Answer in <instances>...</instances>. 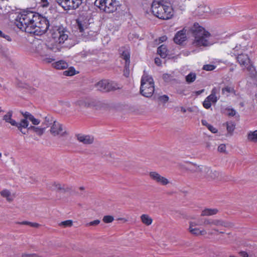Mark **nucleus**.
Listing matches in <instances>:
<instances>
[{
  "instance_id": "1",
  "label": "nucleus",
  "mask_w": 257,
  "mask_h": 257,
  "mask_svg": "<svg viewBox=\"0 0 257 257\" xmlns=\"http://www.w3.org/2000/svg\"><path fill=\"white\" fill-rule=\"evenodd\" d=\"M15 24L22 31L38 36L45 34L50 26V22L46 17L29 11L19 14Z\"/></svg>"
},
{
  "instance_id": "2",
  "label": "nucleus",
  "mask_w": 257,
  "mask_h": 257,
  "mask_svg": "<svg viewBox=\"0 0 257 257\" xmlns=\"http://www.w3.org/2000/svg\"><path fill=\"white\" fill-rule=\"evenodd\" d=\"M70 32L63 27H56L52 33V40L47 44H39L36 47L37 52L42 56H47L50 51L59 52L62 48V44L64 47H71L74 45L71 43Z\"/></svg>"
},
{
  "instance_id": "3",
  "label": "nucleus",
  "mask_w": 257,
  "mask_h": 257,
  "mask_svg": "<svg viewBox=\"0 0 257 257\" xmlns=\"http://www.w3.org/2000/svg\"><path fill=\"white\" fill-rule=\"evenodd\" d=\"M194 37L193 44L195 46H207L211 45L209 41L210 34L198 23H195L191 28Z\"/></svg>"
},
{
  "instance_id": "4",
  "label": "nucleus",
  "mask_w": 257,
  "mask_h": 257,
  "mask_svg": "<svg viewBox=\"0 0 257 257\" xmlns=\"http://www.w3.org/2000/svg\"><path fill=\"white\" fill-rule=\"evenodd\" d=\"M151 9L153 15L160 19L168 20L173 15L172 8L164 5L162 1H154Z\"/></svg>"
},
{
  "instance_id": "5",
  "label": "nucleus",
  "mask_w": 257,
  "mask_h": 257,
  "mask_svg": "<svg viewBox=\"0 0 257 257\" xmlns=\"http://www.w3.org/2000/svg\"><path fill=\"white\" fill-rule=\"evenodd\" d=\"M154 90V82L153 78L144 71L141 79V94L145 97H150L153 94Z\"/></svg>"
},
{
  "instance_id": "6",
  "label": "nucleus",
  "mask_w": 257,
  "mask_h": 257,
  "mask_svg": "<svg viewBox=\"0 0 257 257\" xmlns=\"http://www.w3.org/2000/svg\"><path fill=\"white\" fill-rule=\"evenodd\" d=\"M94 4L101 10L107 13L115 12L119 5L116 0H96Z\"/></svg>"
},
{
  "instance_id": "7",
  "label": "nucleus",
  "mask_w": 257,
  "mask_h": 257,
  "mask_svg": "<svg viewBox=\"0 0 257 257\" xmlns=\"http://www.w3.org/2000/svg\"><path fill=\"white\" fill-rule=\"evenodd\" d=\"M202 225L205 228V230H207V234H212V230L216 231L215 227L222 226L225 225V222L219 219H213L211 218H205L202 220Z\"/></svg>"
},
{
  "instance_id": "8",
  "label": "nucleus",
  "mask_w": 257,
  "mask_h": 257,
  "mask_svg": "<svg viewBox=\"0 0 257 257\" xmlns=\"http://www.w3.org/2000/svg\"><path fill=\"white\" fill-rule=\"evenodd\" d=\"M83 0H56L58 4L65 10H73L78 8Z\"/></svg>"
},
{
  "instance_id": "9",
  "label": "nucleus",
  "mask_w": 257,
  "mask_h": 257,
  "mask_svg": "<svg viewBox=\"0 0 257 257\" xmlns=\"http://www.w3.org/2000/svg\"><path fill=\"white\" fill-rule=\"evenodd\" d=\"M50 133L54 136H65L67 134L65 127L59 122L54 120L51 126Z\"/></svg>"
},
{
  "instance_id": "10",
  "label": "nucleus",
  "mask_w": 257,
  "mask_h": 257,
  "mask_svg": "<svg viewBox=\"0 0 257 257\" xmlns=\"http://www.w3.org/2000/svg\"><path fill=\"white\" fill-rule=\"evenodd\" d=\"M77 24L79 32L82 33V35L86 37V33H89L88 27L90 23L87 18L80 17L77 20Z\"/></svg>"
},
{
  "instance_id": "11",
  "label": "nucleus",
  "mask_w": 257,
  "mask_h": 257,
  "mask_svg": "<svg viewBox=\"0 0 257 257\" xmlns=\"http://www.w3.org/2000/svg\"><path fill=\"white\" fill-rule=\"evenodd\" d=\"M149 176L151 179L161 185L165 186L170 183L169 181L166 178L161 176L160 174L155 171L150 172L149 173Z\"/></svg>"
},
{
  "instance_id": "12",
  "label": "nucleus",
  "mask_w": 257,
  "mask_h": 257,
  "mask_svg": "<svg viewBox=\"0 0 257 257\" xmlns=\"http://www.w3.org/2000/svg\"><path fill=\"white\" fill-rule=\"evenodd\" d=\"M203 172L201 174V176L206 177L208 179H214L219 176V173L216 171H213L210 168L204 166Z\"/></svg>"
},
{
  "instance_id": "13",
  "label": "nucleus",
  "mask_w": 257,
  "mask_h": 257,
  "mask_svg": "<svg viewBox=\"0 0 257 257\" xmlns=\"http://www.w3.org/2000/svg\"><path fill=\"white\" fill-rule=\"evenodd\" d=\"M121 58L125 60V70H124V75L125 76L127 77L128 76V68L130 63V53L127 51H123L121 54Z\"/></svg>"
},
{
  "instance_id": "14",
  "label": "nucleus",
  "mask_w": 257,
  "mask_h": 257,
  "mask_svg": "<svg viewBox=\"0 0 257 257\" xmlns=\"http://www.w3.org/2000/svg\"><path fill=\"white\" fill-rule=\"evenodd\" d=\"M186 39V31L181 30L177 33L174 38V41L176 44H182Z\"/></svg>"
},
{
  "instance_id": "15",
  "label": "nucleus",
  "mask_w": 257,
  "mask_h": 257,
  "mask_svg": "<svg viewBox=\"0 0 257 257\" xmlns=\"http://www.w3.org/2000/svg\"><path fill=\"white\" fill-rule=\"evenodd\" d=\"M77 140L84 144H91L93 142L94 138L92 136L79 134L77 135Z\"/></svg>"
},
{
  "instance_id": "16",
  "label": "nucleus",
  "mask_w": 257,
  "mask_h": 257,
  "mask_svg": "<svg viewBox=\"0 0 257 257\" xmlns=\"http://www.w3.org/2000/svg\"><path fill=\"white\" fill-rule=\"evenodd\" d=\"M237 60L241 66L246 67L250 62V60L248 56L242 54L238 55Z\"/></svg>"
},
{
  "instance_id": "17",
  "label": "nucleus",
  "mask_w": 257,
  "mask_h": 257,
  "mask_svg": "<svg viewBox=\"0 0 257 257\" xmlns=\"http://www.w3.org/2000/svg\"><path fill=\"white\" fill-rule=\"evenodd\" d=\"M187 169L192 172L200 173V174L203 172V168H204V166H197L196 164L192 163L187 164Z\"/></svg>"
},
{
  "instance_id": "18",
  "label": "nucleus",
  "mask_w": 257,
  "mask_h": 257,
  "mask_svg": "<svg viewBox=\"0 0 257 257\" xmlns=\"http://www.w3.org/2000/svg\"><path fill=\"white\" fill-rule=\"evenodd\" d=\"M106 82L105 92L116 90L120 88V86L114 81L106 80Z\"/></svg>"
},
{
  "instance_id": "19",
  "label": "nucleus",
  "mask_w": 257,
  "mask_h": 257,
  "mask_svg": "<svg viewBox=\"0 0 257 257\" xmlns=\"http://www.w3.org/2000/svg\"><path fill=\"white\" fill-rule=\"evenodd\" d=\"M13 111L12 110L9 111L3 116V119L7 123L11 124L12 126L16 125V121L12 118Z\"/></svg>"
},
{
  "instance_id": "20",
  "label": "nucleus",
  "mask_w": 257,
  "mask_h": 257,
  "mask_svg": "<svg viewBox=\"0 0 257 257\" xmlns=\"http://www.w3.org/2000/svg\"><path fill=\"white\" fill-rule=\"evenodd\" d=\"M23 116L28 118V120L31 121L33 125H38L40 123V120L38 119L35 118V117L29 112H22Z\"/></svg>"
},
{
  "instance_id": "21",
  "label": "nucleus",
  "mask_w": 257,
  "mask_h": 257,
  "mask_svg": "<svg viewBox=\"0 0 257 257\" xmlns=\"http://www.w3.org/2000/svg\"><path fill=\"white\" fill-rule=\"evenodd\" d=\"M189 230L191 233L195 235H204L207 234V230L205 229H200L197 227L189 228Z\"/></svg>"
},
{
  "instance_id": "22",
  "label": "nucleus",
  "mask_w": 257,
  "mask_h": 257,
  "mask_svg": "<svg viewBox=\"0 0 257 257\" xmlns=\"http://www.w3.org/2000/svg\"><path fill=\"white\" fill-rule=\"evenodd\" d=\"M28 118L24 117V119H22L19 122H16V126L19 130H21L22 128H27L29 126Z\"/></svg>"
},
{
  "instance_id": "23",
  "label": "nucleus",
  "mask_w": 257,
  "mask_h": 257,
  "mask_svg": "<svg viewBox=\"0 0 257 257\" xmlns=\"http://www.w3.org/2000/svg\"><path fill=\"white\" fill-rule=\"evenodd\" d=\"M218 210L216 208H205L202 210L201 216H211L217 213Z\"/></svg>"
},
{
  "instance_id": "24",
  "label": "nucleus",
  "mask_w": 257,
  "mask_h": 257,
  "mask_svg": "<svg viewBox=\"0 0 257 257\" xmlns=\"http://www.w3.org/2000/svg\"><path fill=\"white\" fill-rule=\"evenodd\" d=\"M54 67L57 69H64L68 67V64L63 60H60L53 63Z\"/></svg>"
},
{
  "instance_id": "25",
  "label": "nucleus",
  "mask_w": 257,
  "mask_h": 257,
  "mask_svg": "<svg viewBox=\"0 0 257 257\" xmlns=\"http://www.w3.org/2000/svg\"><path fill=\"white\" fill-rule=\"evenodd\" d=\"M140 218L142 222L147 226L150 225L153 222L152 218L148 214H144Z\"/></svg>"
},
{
  "instance_id": "26",
  "label": "nucleus",
  "mask_w": 257,
  "mask_h": 257,
  "mask_svg": "<svg viewBox=\"0 0 257 257\" xmlns=\"http://www.w3.org/2000/svg\"><path fill=\"white\" fill-rule=\"evenodd\" d=\"M222 93L226 96H228L231 94H235V91L233 86L227 85L222 89Z\"/></svg>"
},
{
  "instance_id": "27",
  "label": "nucleus",
  "mask_w": 257,
  "mask_h": 257,
  "mask_svg": "<svg viewBox=\"0 0 257 257\" xmlns=\"http://www.w3.org/2000/svg\"><path fill=\"white\" fill-rule=\"evenodd\" d=\"M106 83H107L106 80H102L95 84V87L98 90L105 92Z\"/></svg>"
},
{
  "instance_id": "28",
  "label": "nucleus",
  "mask_w": 257,
  "mask_h": 257,
  "mask_svg": "<svg viewBox=\"0 0 257 257\" xmlns=\"http://www.w3.org/2000/svg\"><path fill=\"white\" fill-rule=\"evenodd\" d=\"M247 140L253 143L257 142V131L249 132L247 135Z\"/></svg>"
},
{
  "instance_id": "29",
  "label": "nucleus",
  "mask_w": 257,
  "mask_h": 257,
  "mask_svg": "<svg viewBox=\"0 0 257 257\" xmlns=\"http://www.w3.org/2000/svg\"><path fill=\"white\" fill-rule=\"evenodd\" d=\"M158 53L160 56L165 58L167 55V50L165 45H161L158 48Z\"/></svg>"
},
{
  "instance_id": "30",
  "label": "nucleus",
  "mask_w": 257,
  "mask_h": 257,
  "mask_svg": "<svg viewBox=\"0 0 257 257\" xmlns=\"http://www.w3.org/2000/svg\"><path fill=\"white\" fill-rule=\"evenodd\" d=\"M53 120L52 117L50 116H47L45 117L44 121L42 123V126L43 127H46L47 128L51 124H53Z\"/></svg>"
},
{
  "instance_id": "31",
  "label": "nucleus",
  "mask_w": 257,
  "mask_h": 257,
  "mask_svg": "<svg viewBox=\"0 0 257 257\" xmlns=\"http://www.w3.org/2000/svg\"><path fill=\"white\" fill-rule=\"evenodd\" d=\"M1 195L3 197L6 198L7 200L9 202L12 201L13 200L11 196V192L8 190L5 189L2 190L1 192Z\"/></svg>"
},
{
  "instance_id": "32",
  "label": "nucleus",
  "mask_w": 257,
  "mask_h": 257,
  "mask_svg": "<svg viewBox=\"0 0 257 257\" xmlns=\"http://www.w3.org/2000/svg\"><path fill=\"white\" fill-rule=\"evenodd\" d=\"M196 78V75L195 73L191 72L186 76V81L188 83H191L194 82Z\"/></svg>"
},
{
  "instance_id": "33",
  "label": "nucleus",
  "mask_w": 257,
  "mask_h": 257,
  "mask_svg": "<svg viewBox=\"0 0 257 257\" xmlns=\"http://www.w3.org/2000/svg\"><path fill=\"white\" fill-rule=\"evenodd\" d=\"M197 13L200 16H203L204 13H208L209 11V8L205 6H200L197 9Z\"/></svg>"
},
{
  "instance_id": "34",
  "label": "nucleus",
  "mask_w": 257,
  "mask_h": 257,
  "mask_svg": "<svg viewBox=\"0 0 257 257\" xmlns=\"http://www.w3.org/2000/svg\"><path fill=\"white\" fill-rule=\"evenodd\" d=\"M76 104L81 107H86L89 105V103L87 99H80L76 102Z\"/></svg>"
},
{
  "instance_id": "35",
  "label": "nucleus",
  "mask_w": 257,
  "mask_h": 257,
  "mask_svg": "<svg viewBox=\"0 0 257 257\" xmlns=\"http://www.w3.org/2000/svg\"><path fill=\"white\" fill-rule=\"evenodd\" d=\"M227 131L229 134H232L235 128V125L232 122H228L226 123Z\"/></svg>"
},
{
  "instance_id": "36",
  "label": "nucleus",
  "mask_w": 257,
  "mask_h": 257,
  "mask_svg": "<svg viewBox=\"0 0 257 257\" xmlns=\"http://www.w3.org/2000/svg\"><path fill=\"white\" fill-rule=\"evenodd\" d=\"M245 67L246 68L247 70L249 72L251 77L255 76L256 74L255 68L251 64H250V63L248 65L246 66V67Z\"/></svg>"
},
{
  "instance_id": "37",
  "label": "nucleus",
  "mask_w": 257,
  "mask_h": 257,
  "mask_svg": "<svg viewBox=\"0 0 257 257\" xmlns=\"http://www.w3.org/2000/svg\"><path fill=\"white\" fill-rule=\"evenodd\" d=\"M46 127H43L42 125L40 126H37L34 133L37 135L41 136L45 132Z\"/></svg>"
},
{
  "instance_id": "38",
  "label": "nucleus",
  "mask_w": 257,
  "mask_h": 257,
  "mask_svg": "<svg viewBox=\"0 0 257 257\" xmlns=\"http://www.w3.org/2000/svg\"><path fill=\"white\" fill-rule=\"evenodd\" d=\"M63 73L66 76H72L76 74V71L73 67H71L68 70L64 71Z\"/></svg>"
},
{
  "instance_id": "39",
  "label": "nucleus",
  "mask_w": 257,
  "mask_h": 257,
  "mask_svg": "<svg viewBox=\"0 0 257 257\" xmlns=\"http://www.w3.org/2000/svg\"><path fill=\"white\" fill-rule=\"evenodd\" d=\"M72 224L73 222L71 220H67L59 223V225L63 226L64 227H70Z\"/></svg>"
},
{
  "instance_id": "40",
  "label": "nucleus",
  "mask_w": 257,
  "mask_h": 257,
  "mask_svg": "<svg viewBox=\"0 0 257 257\" xmlns=\"http://www.w3.org/2000/svg\"><path fill=\"white\" fill-rule=\"evenodd\" d=\"M206 98L211 103H215L217 101L219 98L217 96L210 94Z\"/></svg>"
},
{
  "instance_id": "41",
  "label": "nucleus",
  "mask_w": 257,
  "mask_h": 257,
  "mask_svg": "<svg viewBox=\"0 0 257 257\" xmlns=\"http://www.w3.org/2000/svg\"><path fill=\"white\" fill-rule=\"evenodd\" d=\"M201 225H202V220L190 221L189 228L196 227V226Z\"/></svg>"
},
{
  "instance_id": "42",
  "label": "nucleus",
  "mask_w": 257,
  "mask_h": 257,
  "mask_svg": "<svg viewBox=\"0 0 257 257\" xmlns=\"http://www.w3.org/2000/svg\"><path fill=\"white\" fill-rule=\"evenodd\" d=\"M113 220V217L110 215H106L103 218V221L106 223L112 222Z\"/></svg>"
},
{
  "instance_id": "43",
  "label": "nucleus",
  "mask_w": 257,
  "mask_h": 257,
  "mask_svg": "<svg viewBox=\"0 0 257 257\" xmlns=\"http://www.w3.org/2000/svg\"><path fill=\"white\" fill-rule=\"evenodd\" d=\"M216 68V66L212 64H206L203 66V69L206 71H212Z\"/></svg>"
},
{
  "instance_id": "44",
  "label": "nucleus",
  "mask_w": 257,
  "mask_h": 257,
  "mask_svg": "<svg viewBox=\"0 0 257 257\" xmlns=\"http://www.w3.org/2000/svg\"><path fill=\"white\" fill-rule=\"evenodd\" d=\"M0 37L5 39L7 41L9 42H11L12 41V39L11 37L7 34L6 33H4L2 31L0 30Z\"/></svg>"
},
{
  "instance_id": "45",
  "label": "nucleus",
  "mask_w": 257,
  "mask_h": 257,
  "mask_svg": "<svg viewBox=\"0 0 257 257\" xmlns=\"http://www.w3.org/2000/svg\"><path fill=\"white\" fill-rule=\"evenodd\" d=\"M203 105L205 108L208 109L211 107V103L209 101H208L206 98H205V100L203 103Z\"/></svg>"
},
{
  "instance_id": "46",
  "label": "nucleus",
  "mask_w": 257,
  "mask_h": 257,
  "mask_svg": "<svg viewBox=\"0 0 257 257\" xmlns=\"http://www.w3.org/2000/svg\"><path fill=\"white\" fill-rule=\"evenodd\" d=\"M159 100L163 103H166L169 100V97L166 95L161 96L159 98Z\"/></svg>"
},
{
  "instance_id": "47",
  "label": "nucleus",
  "mask_w": 257,
  "mask_h": 257,
  "mask_svg": "<svg viewBox=\"0 0 257 257\" xmlns=\"http://www.w3.org/2000/svg\"><path fill=\"white\" fill-rule=\"evenodd\" d=\"M218 151L220 153H225L226 146L224 144H221L218 147Z\"/></svg>"
},
{
  "instance_id": "48",
  "label": "nucleus",
  "mask_w": 257,
  "mask_h": 257,
  "mask_svg": "<svg viewBox=\"0 0 257 257\" xmlns=\"http://www.w3.org/2000/svg\"><path fill=\"white\" fill-rule=\"evenodd\" d=\"M100 222L99 220L97 219L87 223L86 225L87 226L97 225L99 224Z\"/></svg>"
},
{
  "instance_id": "49",
  "label": "nucleus",
  "mask_w": 257,
  "mask_h": 257,
  "mask_svg": "<svg viewBox=\"0 0 257 257\" xmlns=\"http://www.w3.org/2000/svg\"><path fill=\"white\" fill-rule=\"evenodd\" d=\"M207 128L213 134H216L218 132L217 129L211 124L207 125Z\"/></svg>"
},
{
  "instance_id": "50",
  "label": "nucleus",
  "mask_w": 257,
  "mask_h": 257,
  "mask_svg": "<svg viewBox=\"0 0 257 257\" xmlns=\"http://www.w3.org/2000/svg\"><path fill=\"white\" fill-rule=\"evenodd\" d=\"M51 189L52 190H61L62 188L60 184L56 183H54Z\"/></svg>"
},
{
  "instance_id": "51",
  "label": "nucleus",
  "mask_w": 257,
  "mask_h": 257,
  "mask_svg": "<svg viewBox=\"0 0 257 257\" xmlns=\"http://www.w3.org/2000/svg\"><path fill=\"white\" fill-rule=\"evenodd\" d=\"M22 257H41L35 253L32 254H28V253H23L22 254Z\"/></svg>"
},
{
  "instance_id": "52",
  "label": "nucleus",
  "mask_w": 257,
  "mask_h": 257,
  "mask_svg": "<svg viewBox=\"0 0 257 257\" xmlns=\"http://www.w3.org/2000/svg\"><path fill=\"white\" fill-rule=\"evenodd\" d=\"M227 115L229 116H233L236 113L235 110H234L233 109L228 108L227 109Z\"/></svg>"
},
{
  "instance_id": "53",
  "label": "nucleus",
  "mask_w": 257,
  "mask_h": 257,
  "mask_svg": "<svg viewBox=\"0 0 257 257\" xmlns=\"http://www.w3.org/2000/svg\"><path fill=\"white\" fill-rule=\"evenodd\" d=\"M219 91V88L214 87L211 90V95H213L214 96H217L216 94L218 93Z\"/></svg>"
},
{
  "instance_id": "54",
  "label": "nucleus",
  "mask_w": 257,
  "mask_h": 257,
  "mask_svg": "<svg viewBox=\"0 0 257 257\" xmlns=\"http://www.w3.org/2000/svg\"><path fill=\"white\" fill-rule=\"evenodd\" d=\"M41 6L43 7H48L49 5V3L48 0H41Z\"/></svg>"
},
{
  "instance_id": "55",
  "label": "nucleus",
  "mask_w": 257,
  "mask_h": 257,
  "mask_svg": "<svg viewBox=\"0 0 257 257\" xmlns=\"http://www.w3.org/2000/svg\"><path fill=\"white\" fill-rule=\"evenodd\" d=\"M43 60L47 63L52 62L54 60V59L53 57H46L44 58Z\"/></svg>"
},
{
  "instance_id": "56",
  "label": "nucleus",
  "mask_w": 257,
  "mask_h": 257,
  "mask_svg": "<svg viewBox=\"0 0 257 257\" xmlns=\"http://www.w3.org/2000/svg\"><path fill=\"white\" fill-rule=\"evenodd\" d=\"M155 63L158 65L160 66L161 64V60L159 58H156L155 59Z\"/></svg>"
},
{
  "instance_id": "57",
  "label": "nucleus",
  "mask_w": 257,
  "mask_h": 257,
  "mask_svg": "<svg viewBox=\"0 0 257 257\" xmlns=\"http://www.w3.org/2000/svg\"><path fill=\"white\" fill-rule=\"evenodd\" d=\"M37 126H35L34 125H30V126H28L27 128L28 130H32L34 132L37 128Z\"/></svg>"
},
{
  "instance_id": "58",
  "label": "nucleus",
  "mask_w": 257,
  "mask_h": 257,
  "mask_svg": "<svg viewBox=\"0 0 257 257\" xmlns=\"http://www.w3.org/2000/svg\"><path fill=\"white\" fill-rule=\"evenodd\" d=\"M39 224L37 223H35V222H30V226H32V227H38L39 226Z\"/></svg>"
},
{
  "instance_id": "59",
  "label": "nucleus",
  "mask_w": 257,
  "mask_h": 257,
  "mask_svg": "<svg viewBox=\"0 0 257 257\" xmlns=\"http://www.w3.org/2000/svg\"><path fill=\"white\" fill-rule=\"evenodd\" d=\"M239 254H240V255H241L243 257H248V254L245 251H240L239 252Z\"/></svg>"
},
{
  "instance_id": "60",
  "label": "nucleus",
  "mask_w": 257,
  "mask_h": 257,
  "mask_svg": "<svg viewBox=\"0 0 257 257\" xmlns=\"http://www.w3.org/2000/svg\"><path fill=\"white\" fill-rule=\"evenodd\" d=\"M167 40V37L166 36H162L160 38L159 40L161 42H163Z\"/></svg>"
},
{
  "instance_id": "61",
  "label": "nucleus",
  "mask_w": 257,
  "mask_h": 257,
  "mask_svg": "<svg viewBox=\"0 0 257 257\" xmlns=\"http://www.w3.org/2000/svg\"><path fill=\"white\" fill-rule=\"evenodd\" d=\"M18 223H19L20 224L29 225H30V222L25 221H23V222H19Z\"/></svg>"
},
{
  "instance_id": "62",
  "label": "nucleus",
  "mask_w": 257,
  "mask_h": 257,
  "mask_svg": "<svg viewBox=\"0 0 257 257\" xmlns=\"http://www.w3.org/2000/svg\"><path fill=\"white\" fill-rule=\"evenodd\" d=\"M201 122H202V124L206 126L207 127V125H210V124H208L205 120H202Z\"/></svg>"
},
{
  "instance_id": "63",
  "label": "nucleus",
  "mask_w": 257,
  "mask_h": 257,
  "mask_svg": "<svg viewBox=\"0 0 257 257\" xmlns=\"http://www.w3.org/2000/svg\"><path fill=\"white\" fill-rule=\"evenodd\" d=\"M3 8L2 6V4H0V14H5V12H4V11H3Z\"/></svg>"
},
{
  "instance_id": "64",
  "label": "nucleus",
  "mask_w": 257,
  "mask_h": 257,
  "mask_svg": "<svg viewBox=\"0 0 257 257\" xmlns=\"http://www.w3.org/2000/svg\"><path fill=\"white\" fill-rule=\"evenodd\" d=\"M180 109H181V111L182 112H183V113H185L186 112V109L185 108H184V107L181 106L180 107Z\"/></svg>"
}]
</instances>
